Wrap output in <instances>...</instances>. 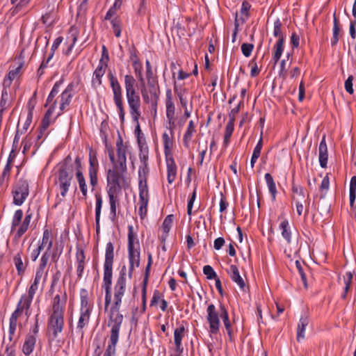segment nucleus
<instances>
[{
    "mask_svg": "<svg viewBox=\"0 0 356 356\" xmlns=\"http://www.w3.org/2000/svg\"><path fill=\"white\" fill-rule=\"evenodd\" d=\"M126 274L127 268L125 266H123L114 286L113 301L108 311V326L111 327V332L108 343L104 356H113L115 354V348L120 337V330L124 318L120 309L122 298L127 290Z\"/></svg>",
    "mask_w": 356,
    "mask_h": 356,
    "instance_id": "obj_1",
    "label": "nucleus"
},
{
    "mask_svg": "<svg viewBox=\"0 0 356 356\" xmlns=\"http://www.w3.org/2000/svg\"><path fill=\"white\" fill-rule=\"evenodd\" d=\"M67 293L55 296L52 302V310L47 320V336L49 341L56 340L64 328V314L67 302Z\"/></svg>",
    "mask_w": 356,
    "mask_h": 356,
    "instance_id": "obj_2",
    "label": "nucleus"
},
{
    "mask_svg": "<svg viewBox=\"0 0 356 356\" xmlns=\"http://www.w3.org/2000/svg\"><path fill=\"white\" fill-rule=\"evenodd\" d=\"M136 79L131 74L124 76V86L126 90V97L128 102L129 113L132 120L136 123L134 134L136 137L143 135L139 124V118L141 115L140 112V98L135 88Z\"/></svg>",
    "mask_w": 356,
    "mask_h": 356,
    "instance_id": "obj_3",
    "label": "nucleus"
},
{
    "mask_svg": "<svg viewBox=\"0 0 356 356\" xmlns=\"http://www.w3.org/2000/svg\"><path fill=\"white\" fill-rule=\"evenodd\" d=\"M220 317L223 321L229 337V340L231 342L234 341L232 325L229 320L228 311L225 306L220 302L219 311H218L213 304L209 305L207 309V321L209 325V331L211 333L217 334L218 332L220 325Z\"/></svg>",
    "mask_w": 356,
    "mask_h": 356,
    "instance_id": "obj_4",
    "label": "nucleus"
},
{
    "mask_svg": "<svg viewBox=\"0 0 356 356\" xmlns=\"http://www.w3.org/2000/svg\"><path fill=\"white\" fill-rule=\"evenodd\" d=\"M58 170L55 179V184L63 198L65 197L72 183L74 177L72 159L67 155L57 165Z\"/></svg>",
    "mask_w": 356,
    "mask_h": 356,
    "instance_id": "obj_5",
    "label": "nucleus"
},
{
    "mask_svg": "<svg viewBox=\"0 0 356 356\" xmlns=\"http://www.w3.org/2000/svg\"><path fill=\"white\" fill-rule=\"evenodd\" d=\"M135 234L132 225L128 227V257H129V277L131 278L134 267H138L140 265V248L139 243L137 240L136 242L137 248L135 247L134 240Z\"/></svg>",
    "mask_w": 356,
    "mask_h": 356,
    "instance_id": "obj_6",
    "label": "nucleus"
},
{
    "mask_svg": "<svg viewBox=\"0 0 356 356\" xmlns=\"http://www.w3.org/2000/svg\"><path fill=\"white\" fill-rule=\"evenodd\" d=\"M117 164H114L112 169L107 171V192L120 193L125 184L124 173L127 171H122Z\"/></svg>",
    "mask_w": 356,
    "mask_h": 356,
    "instance_id": "obj_7",
    "label": "nucleus"
},
{
    "mask_svg": "<svg viewBox=\"0 0 356 356\" xmlns=\"http://www.w3.org/2000/svg\"><path fill=\"white\" fill-rule=\"evenodd\" d=\"M108 78L113 93V101L116 105L121 123H124L125 112L122 101V89L117 77L111 72L108 74Z\"/></svg>",
    "mask_w": 356,
    "mask_h": 356,
    "instance_id": "obj_8",
    "label": "nucleus"
},
{
    "mask_svg": "<svg viewBox=\"0 0 356 356\" xmlns=\"http://www.w3.org/2000/svg\"><path fill=\"white\" fill-rule=\"evenodd\" d=\"M12 193L13 195V203L15 205L21 206L29 194L28 181L24 179H18L13 186Z\"/></svg>",
    "mask_w": 356,
    "mask_h": 356,
    "instance_id": "obj_9",
    "label": "nucleus"
},
{
    "mask_svg": "<svg viewBox=\"0 0 356 356\" xmlns=\"http://www.w3.org/2000/svg\"><path fill=\"white\" fill-rule=\"evenodd\" d=\"M113 278V266L104 265V278L102 287L105 290L104 308L107 309L111 302V284Z\"/></svg>",
    "mask_w": 356,
    "mask_h": 356,
    "instance_id": "obj_10",
    "label": "nucleus"
},
{
    "mask_svg": "<svg viewBox=\"0 0 356 356\" xmlns=\"http://www.w3.org/2000/svg\"><path fill=\"white\" fill-rule=\"evenodd\" d=\"M99 162L97 158V153L92 149L89 152V168L88 175L90 178V184L92 186V191H94L98 185V172Z\"/></svg>",
    "mask_w": 356,
    "mask_h": 356,
    "instance_id": "obj_11",
    "label": "nucleus"
},
{
    "mask_svg": "<svg viewBox=\"0 0 356 356\" xmlns=\"http://www.w3.org/2000/svg\"><path fill=\"white\" fill-rule=\"evenodd\" d=\"M74 85L70 83L60 96V111L58 116L60 115L65 108L70 104L73 97Z\"/></svg>",
    "mask_w": 356,
    "mask_h": 356,
    "instance_id": "obj_12",
    "label": "nucleus"
},
{
    "mask_svg": "<svg viewBox=\"0 0 356 356\" xmlns=\"http://www.w3.org/2000/svg\"><path fill=\"white\" fill-rule=\"evenodd\" d=\"M148 202L149 192L148 189H146L144 185L141 186L140 189H139L138 213L141 219H143L147 215Z\"/></svg>",
    "mask_w": 356,
    "mask_h": 356,
    "instance_id": "obj_13",
    "label": "nucleus"
},
{
    "mask_svg": "<svg viewBox=\"0 0 356 356\" xmlns=\"http://www.w3.org/2000/svg\"><path fill=\"white\" fill-rule=\"evenodd\" d=\"M117 146V163L118 167L120 168L122 171H127V157H126V151L127 147L123 145V141L121 138L116 143Z\"/></svg>",
    "mask_w": 356,
    "mask_h": 356,
    "instance_id": "obj_14",
    "label": "nucleus"
},
{
    "mask_svg": "<svg viewBox=\"0 0 356 356\" xmlns=\"http://www.w3.org/2000/svg\"><path fill=\"white\" fill-rule=\"evenodd\" d=\"M107 67V63H103V60H99L92 75V86L93 88H97L102 84V78L104 75Z\"/></svg>",
    "mask_w": 356,
    "mask_h": 356,
    "instance_id": "obj_15",
    "label": "nucleus"
},
{
    "mask_svg": "<svg viewBox=\"0 0 356 356\" xmlns=\"http://www.w3.org/2000/svg\"><path fill=\"white\" fill-rule=\"evenodd\" d=\"M76 274L77 278L81 280L83 276V270L86 264V256L83 248L79 246L76 247Z\"/></svg>",
    "mask_w": 356,
    "mask_h": 356,
    "instance_id": "obj_16",
    "label": "nucleus"
},
{
    "mask_svg": "<svg viewBox=\"0 0 356 356\" xmlns=\"http://www.w3.org/2000/svg\"><path fill=\"white\" fill-rule=\"evenodd\" d=\"M232 280L235 282L242 291H245L246 287L243 277L240 275L238 269L236 265H231L229 269L227 270Z\"/></svg>",
    "mask_w": 356,
    "mask_h": 356,
    "instance_id": "obj_17",
    "label": "nucleus"
},
{
    "mask_svg": "<svg viewBox=\"0 0 356 356\" xmlns=\"http://www.w3.org/2000/svg\"><path fill=\"white\" fill-rule=\"evenodd\" d=\"M80 311L92 312L93 303L90 300L89 293L87 289H81L80 290Z\"/></svg>",
    "mask_w": 356,
    "mask_h": 356,
    "instance_id": "obj_18",
    "label": "nucleus"
},
{
    "mask_svg": "<svg viewBox=\"0 0 356 356\" xmlns=\"http://www.w3.org/2000/svg\"><path fill=\"white\" fill-rule=\"evenodd\" d=\"M318 152V159L320 165L321 166V168H325L327 167L328 159L327 147L325 142V136H323V138L319 144Z\"/></svg>",
    "mask_w": 356,
    "mask_h": 356,
    "instance_id": "obj_19",
    "label": "nucleus"
},
{
    "mask_svg": "<svg viewBox=\"0 0 356 356\" xmlns=\"http://www.w3.org/2000/svg\"><path fill=\"white\" fill-rule=\"evenodd\" d=\"M92 312L80 311V316L76 326V332L81 334V337L84 335L83 327L88 325L90 322Z\"/></svg>",
    "mask_w": 356,
    "mask_h": 356,
    "instance_id": "obj_20",
    "label": "nucleus"
},
{
    "mask_svg": "<svg viewBox=\"0 0 356 356\" xmlns=\"http://www.w3.org/2000/svg\"><path fill=\"white\" fill-rule=\"evenodd\" d=\"M22 257V251H19L13 257V262L19 276L24 275L29 264L28 261L24 263Z\"/></svg>",
    "mask_w": 356,
    "mask_h": 356,
    "instance_id": "obj_21",
    "label": "nucleus"
},
{
    "mask_svg": "<svg viewBox=\"0 0 356 356\" xmlns=\"http://www.w3.org/2000/svg\"><path fill=\"white\" fill-rule=\"evenodd\" d=\"M291 191L294 195H296L301 197V200L306 203L305 216H307L309 213V196L307 195V199H305V191L302 186L293 184Z\"/></svg>",
    "mask_w": 356,
    "mask_h": 356,
    "instance_id": "obj_22",
    "label": "nucleus"
},
{
    "mask_svg": "<svg viewBox=\"0 0 356 356\" xmlns=\"http://www.w3.org/2000/svg\"><path fill=\"white\" fill-rule=\"evenodd\" d=\"M185 335V327L183 325H180L175 330L174 332V341L175 344L176 350L179 353H182L183 348L181 346V341Z\"/></svg>",
    "mask_w": 356,
    "mask_h": 356,
    "instance_id": "obj_23",
    "label": "nucleus"
},
{
    "mask_svg": "<svg viewBox=\"0 0 356 356\" xmlns=\"http://www.w3.org/2000/svg\"><path fill=\"white\" fill-rule=\"evenodd\" d=\"M22 67L23 63L21 62L17 67L8 72L7 76L3 79V86L4 88H9L10 86L12 81L21 73Z\"/></svg>",
    "mask_w": 356,
    "mask_h": 356,
    "instance_id": "obj_24",
    "label": "nucleus"
},
{
    "mask_svg": "<svg viewBox=\"0 0 356 356\" xmlns=\"http://www.w3.org/2000/svg\"><path fill=\"white\" fill-rule=\"evenodd\" d=\"M36 343V337L27 334L22 346V352L25 355H29L34 350Z\"/></svg>",
    "mask_w": 356,
    "mask_h": 356,
    "instance_id": "obj_25",
    "label": "nucleus"
},
{
    "mask_svg": "<svg viewBox=\"0 0 356 356\" xmlns=\"http://www.w3.org/2000/svg\"><path fill=\"white\" fill-rule=\"evenodd\" d=\"M96 205H95V225L96 232L99 233L100 230V215L102 207V197L100 193H97L95 194Z\"/></svg>",
    "mask_w": 356,
    "mask_h": 356,
    "instance_id": "obj_26",
    "label": "nucleus"
},
{
    "mask_svg": "<svg viewBox=\"0 0 356 356\" xmlns=\"http://www.w3.org/2000/svg\"><path fill=\"white\" fill-rule=\"evenodd\" d=\"M284 42L285 40H282V39L277 40V41L276 42L273 47V54L272 57V60L274 62L275 65L277 64V63L279 61L282 55L284 48Z\"/></svg>",
    "mask_w": 356,
    "mask_h": 356,
    "instance_id": "obj_27",
    "label": "nucleus"
},
{
    "mask_svg": "<svg viewBox=\"0 0 356 356\" xmlns=\"http://www.w3.org/2000/svg\"><path fill=\"white\" fill-rule=\"evenodd\" d=\"M53 245V236L52 232L49 229H44L42 234V238L40 245L43 249L45 246H47V250L49 252Z\"/></svg>",
    "mask_w": 356,
    "mask_h": 356,
    "instance_id": "obj_28",
    "label": "nucleus"
},
{
    "mask_svg": "<svg viewBox=\"0 0 356 356\" xmlns=\"http://www.w3.org/2000/svg\"><path fill=\"white\" fill-rule=\"evenodd\" d=\"M167 159V174L169 184H172L175 179L177 175V166L172 158Z\"/></svg>",
    "mask_w": 356,
    "mask_h": 356,
    "instance_id": "obj_29",
    "label": "nucleus"
},
{
    "mask_svg": "<svg viewBox=\"0 0 356 356\" xmlns=\"http://www.w3.org/2000/svg\"><path fill=\"white\" fill-rule=\"evenodd\" d=\"M173 218H174L173 215H172V214L168 215L165 217V218L164 219V220L163 222L162 227H161L163 233L161 236V239L162 241H165L168 235V233L172 227Z\"/></svg>",
    "mask_w": 356,
    "mask_h": 356,
    "instance_id": "obj_30",
    "label": "nucleus"
},
{
    "mask_svg": "<svg viewBox=\"0 0 356 356\" xmlns=\"http://www.w3.org/2000/svg\"><path fill=\"white\" fill-rule=\"evenodd\" d=\"M56 106V102H54L53 104L49 106V109L46 111L44 116L43 117L40 127L42 131H46L50 124V118Z\"/></svg>",
    "mask_w": 356,
    "mask_h": 356,
    "instance_id": "obj_31",
    "label": "nucleus"
},
{
    "mask_svg": "<svg viewBox=\"0 0 356 356\" xmlns=\"http://www.w3.org/2000/svg\"><path fill=\"white\" fill-rule=\"evenodd\" d=\"M309 324L308 317L302 316L300 317L297 327V340L300 341L301 339L305 338V327Z\"/></svg>",
    "mask_w": 356,
    "mask_h": 356,
    "instance_id": "obj_32",
    "label": "nucleus"
},
{
    "mask_svg": "<svg viewBox=\"0 0 356 356\" xmlns=\"http://www.w3.org/2000/svg\"><path fill=\"white\" fill-rule=\"evenodd\" d=\"M268 191L271 195V199L273 202H275L276 200V195L277 193L275 182L270 173H266L264 176Z\"/></svg>",
    "mask_w": 356,
    "mask_h": 356,
    "instance_id": "obj_33",
    "label": "nucleus"
},
{
    "mask_svg": "<svg viewBox=\"0 0 356 356\" xmlns=\"http://www.w3.org/2000/svg\"><path fill=\"white\" fill-rule=\"evenodd\" d=\"M108 198H109V204H110V210H111V219L114 220L117 217L116 213V208H117V204L119 201L118 195V193H109L107 192Z\"/></svg>",
    "mask_w": 356,
    "mask_h": 356,
    "instance_id": "obj_34",
    "label": "nucleus"
},
{
    "mask_svg": "<svg viewBox=\"0 0 356 356\" xmlns=\"http://www.w3.org/2000/svg\"><path fill=\"white\" fill-rule=\"evenodd\" d=\"M173 135L170 136L166 133L164 132L162 135V140L163 143V147H164V153L166 156V158L168 157V156L171 154V149L173 146V140H172Z\"/></svg>",
    "mask_w": 356,
    "mask_h": 356,
    "instance_id": "obj_35",
    "label": "nucleus"
},
{
    "mask_svg": "<svg viewBox=\"0 0 356 356\" xmlns=\"http://www.w3.org/2000/svg\"><path fill=\"white\" fill-rule=\"evenodd\" d=\"M195 132V125L193 120H191L188 124L187 129L184 133L183 138V143L186 148L189 147V144L191 140L193 134Z\"/></svg>",
    "mask_w": 356,
    "mask_h": 356,
    "instance_id": "obj_36",
    "label": "nucleus"
},
{
    "mask_svg": "<svg viewBox=\"0 0 356 356\" xmlns=\"http://www.w3.org/2000/svg\"><path fill=\"white\" fill-rule=\"evenodd\" d=\"M148 173L147 163L141 164L138 169V179H139V189L141 188L142 186H145L146 189H148L147 184V175Z\"/></svg>",
    "mask_w": 356,
    "mask_h": 356,
    "instance_id": "obj_37",
    "label": "nucleus"
},
{
    "mask_svg": "<svg viewBox=\"0 0 356 356\" xmlns=\"http://www.w3.org/2000/svg\"><path fill=\"white\" fill-rule=\"evenodd\" d=\"M76 179L78 182L80 191L83 197L86 199L88 197V187L86 184V181L83 172H78V174H75Z\"/></svg>",
    "mask_w": 356,
    "mask_h": 356,
    "instance_id": "obj_38",
    "label": "nucleus"
},
{
    "mask_svg": "<svg viewBox=\"0 0 356 356\" xmlns=\"http://www.w3.org/2000/svg\"><path fill=\"white\" fill-rule=\"evenodd\" d=\"M38 289V285L31 284L29 290L28 294H24L21 296L20 299L26 302V305H31L33 297Z\"/></svg>",
    "mask_w": 356,
    "mask_h": 356,
    "instance_id": "obj_39",
    "label": "nucleus"
},
{
    "mask_svg": "<svg viewBox=\"0 0 356 356\" xmlns=\"http://www.w3.org/2000/svg\"><path fill=\"white\" fill-rule=\"evenodd\" d=\"M114 248L111 242H108L106 244V252H105V261L104 265L105 266H113V253Z\"/></svg>",
    "mask_w": 356,
    "mask_h": 356,
    "instance_id": "obj_40",
    "label": "nucleus"
},
{
    "mask_svg": "<svg viewBox=\"0 0 356 356\" xmlns=\"http://www.w3.org/2000/svg\"><path fill=\"white\" fill-rule=\"evenodd\" d=\"M280 229L282 230V236L289 243L291 240V233L289 229V223L287 220H284L280 225Z\"/></svg>",
    "mask_w": 356,
    "mask_h": 356,
    "instance_id": "obj_41",
    "label": "nucleus"
},
{
    "mask_svg": "<svg viewBox=\"0 0 356 356\" xmlns=\"http://www.w3.org/2000/svg\"><path fill=\"white\" fill-rule=\"evenodd\" d=\"M333 35L331 39V45L332 47L335 46L339 42V35L340 33V27H339V22L335 14H334V20H333Z\"/></svg>",
    "mask_w": 356,
    "mask_h": 356,
    "instance_id": "obj_42",
    "label": "nucleus"
},
{
    "mask_svg": "<svg viewBox=\"0 0 356 356\" xmlns=\"http://www.w3.org/2000/svg\"><path fill=\"white\" fill-rule=\"evenodd\" d=\"M62 83H63V80L58 81L54 83L49 95L47 97V102L44 104V106H47V105L49 104H50L51 102L53 103L54 102V99L56 96V95L58 93L60 87L61 86ZM55 102H56V101L55 100Z\"/></svg>",
    "mask_w": 356,
    "mask_h": 356,
    "instance_id": "obj_43",
    "label": "nucleus"
},
{
    "mask_svg": "<svg viewBox=\"0 0 356 356\" xmlns=\"http://www.w3.org/2000/svg\"><path fill=\"white\" fill-rule=\"evenodd\" d=\"M23 215L22 209H17L15 211L11 222V232H15L17 227L20 225V222H22V220Z\"/></svg>",
    "mask_w": 356,
    "mask_h": 356,
    "instance_id": "obj_44",
    "label": "nucleus"
},
{
    "mask_svg": "<svg viewBox=\"0 0 356 356\" xmlns=\"http://www.w3.org/2000/svg\"><path fill=\"white\" fill-rule=\"evenodd\" d=\"M251 6L250 3L247 1H243L241 6V16L238 17V19H239V23L243 24L246 22V20L249 17V13L248 11L250 8Z\"/></svg>",
    "mask_w": 356,
    "mask_h": 356,
    "instance_id": "obj_45",
    "label": "nucleus"
},
{
    "mask_svg": "<svg viewBox=\"0 0 356 356\" xmlns=\"http://www.w3.org/2000/svg\"><path fill=\"white\" fill-rule=\"evenodd\" d=\"M29 307H31L30 305H26V302L24 301H23L22 300L19 299L17 305V308L15 309V310L11 314V317H13V318H15L16 319L18 320V318L21 316V315L22 314L23 312H24V308H28Z\"/></svg>",
    "mask_w": 356,
    "mask_h": 356,
    "instance_id": "obj_46",
    "label": "nucleus"
},
{
    "mask_svg": "<svg viewBox=\"0 0 356 356\" xmlns=\"http://www.w3.org/2000/svg\"><path fill=\"white\" fill-rule=\"evenodd\" d=\"M282 24L280 19H277L274 22V27H273V35L275 38H278V40L282 39V40H285V37L284 35V33L282 32Z\"/></svg>",
    "mask_w": 356,
    "mask_h": 356,
    "instance_id": "obj_47",
    "label": "nucleus"
},
{
    "mask_svg": "<svg viewBox=\"0 0 356 356\" xmlns=\"http://www.w3.org/2000/svg\"><path fill=\"white\" fill-rule=\"evenodd\" d=\"M234 129V124L232 123V122H228L226 125L225 132L224 136L223 144L225 147L228 145L229 143L230 138L233 134Z\"/></svg>",
    "mask_w": 356,
    "mask_h": 356,
    "instance_id": "obj_48",
    "label": "nucleus"
},
{
    "mask_svg": "<svg viewBox=\"0 0 356 356\" xmlns=\"http://www.w3.org/2000/svg\"><path fill=\"white\" fill-rule=\"evenodd\" d=\"M356 176H353L350 179V207L353 206V204L355 201L356 198Z\"/></svg>",
    "mask_w": 356,
    "mask_h": 356,
    "instance_id": "obj_49",
    "label": "nucleus"
},
{
    "mask_svg": "<svg viewBox=\"0 0 356 356\" xmlns=\"http://www.w3.org/2000/svg\"><path fill=\"white\" fill-rule=\"evenodd\" d=\"M352 280H353V274L351 273V272H347L346 273V275L344 276L345 287H344V291L341 295L342 299L346 298L347 293L349 291L350 284L352 283Z\"/></svg>",
    "mask_w": 356,
    "mask_h": 356,
    "instance_id": "obj_50",
    "label": "nucleus"
},
{
    "mask_svg": "<svg viewBox=\"0 0 356 356\" xmlns=\"http://www.w3.org/2000/svg\"><path fill=\"white\" fill-rule=\"evenodd\" d=\"M152 264V256L151 253L148 254V258H147V264L145 268V277L143 281V286L142 287H146L147 286L148 284V279L150 273V268Z\"/></svg>",
    "mask_w": 356,
    "mask_h": 356,
    "instance_id": "obj_51",
    "label": "nucleus"
},
{
    "mask_svg": "<svg viewBox=\"0 0 356 356\" xmlns=\"http://www.w3.org/2000/svg\"><path fill=\"white\" fill-rule=\"evenodd\" d=\"M19 227L16 229L14 239L19 240L28 230L29 225L24 222H21Z\"/></svg>",
    "mask_w": 356,
    "mask_h": 356,
    "instance_id": "obj_52",
    "label": "nucleus"
},
{
    "mask_svg": "<svg viewBox=\"0 0 356 356\" xmlns=\"http://www.w3.org/2000/svg\"><path fill=\"white\" fill-rule=\"evenodd\" d=\"M79 33L76 30H73L72 28L70 30V37L71 39V44L69 45L65 54L68 55L72 50L76 42L77 41Z\"/></svg>",
    "mask_w": 356,
    "mask_h": 356,
    "instance_id": "obj_53",
    "label": "nucleus"
},
{
    "mask_svg": "<svg viewBox=\"0 0 356 356\" xmlns=\"http://www.w3.org/2000/svg\"><path fill=\"white\" fill-rule=\"evenodd\" d=\"M111 24L113 29L115 35L117 38L121 35V20L119 17H116L111 19Z\"/></svg>",
    "mask_w": 356,
    "mask_h": 356,
    "instance_id": "obj_54",
    "label": "nucleus"
},
{
    "mask_svg": "<svg viewBox=\"0 0 356 356\" xmlns=\"http://www.w3.org/2000/svg\"><path fill=\"white\" fill-rule=\"evenodd\" d=\"M129 58L132 61L133 66L141 63L138 56V50L134 46H132L129 49Z\"/></svg>",
    "mask_w": 356,
    "mask_h": 356,
    "instance_id": "obj_55",
    "label": "nucleus"
},
{
    "mask_svg": "<svg viewBox=\"0 0 356 356\" xmlns=\"http://www.w3.org/2000/svg\"><path fill=\"white\" fill-rule=\"evenodd\" d=\"M49 258L50 252L45 251L41 257L40 264L37 269L44 272L45 267L47 265Z\"/></svg>",
    "mask_w": 356,
    "mask_h": 356,
    "instance_id": "obj_56",
    "label": "nucleus"
},
{
    "mask_svg": "<svg viewBox=\"0 0 356 356\" xmlns=\"http://www.w3.org/2000/svg\"><path fill=\"white\" fill-rule=\"evenodd\" d=\"M203 273L208 280L216 279L218 277L213 268L209 265H206L203 267Z\"/></svg>",
    "mask_w": 356,
    "mask_h": 356,
    "instance_id": "obj_57",
    "label": "nucleus"
},
{
    "mask_svg": "<svg viewBox=\"0 0 356 356\" xmlns=\"http://www.w3.org/2000/svg\"><path fill=\"white\" fill-rule=\"evenodd\" d=\"M329 186H330V179H329L328 175H327L323 179L321 186H320V188H319L320 191L322 193H323L322 195L323 197H325L327 190L329 189Z\"/></svg>",
    "mask_w": 356,
    "mask_h": 356,
    "instance_id": "obj_58",
    "label": "nucleus"
},
{
    "mask_svg": "<svg viewBox=\"0 0 356 356\" xmlns=\"http://www.w3.org/2000/svg\"><path fill=\"white\" fill-rule=\"evenodd\" d=\"M243 105V100H241L235 108L231 110V111L229 113V122H232V123L234 124L236 115L239 112L241 107Z\"/></svg>",
    "mask_w": 356,
    "mask_h": 356,
    "instance_id": "obj_59",
    "label": "nucleus"
},
{
    "mask_svg": "<svg viewBox=\"0 0 356 356\" xmlns=\"http://www.w3.org/2000/svg\"><path fill=\"white\" fill-rule=\"evenodd\" d=\"M166 117H175V106L173 101L165 102Z\"/></svg>",
    "mask_w": 356,
    "mask_h": 356,
    "instance_id": "obj_60",
    "label": "nucleus"
},
{
    "mask_svg": "<svg viewBox=\"0 0 356 356\" xmlns=\"http://www.w3.org/2000/svg\"><path fill=\"white\" fill-rule=\"evenodd\" d=\"M133 67L134 68V72H135L136 77L140 82L141 85L143 86L145 84V80L143 77V73H142V71H143L142 63L134 65Z\"/></svg>",
    "mask_w": 356,
    "mask_h": 356,
    "instance_id": "obj_61",
    "label": "nucleus"
},
{
    "mask_svg": "<svg viewBox=\"0 0 356 356\" xmlns=\"http://www.w3.org/2000/svg\"><path fill=\"white\" fill-rule=\"evenodd\" d=\"M254 49V45L250 43H243L241 45V51L244 56L249 57Z\"/></svg>",
    "mask_w": 356,
    "mask_h": 356,
    "instance_id": "obj_62",
    "label": "nucleus"
},
{
    "mask_svg": "<svg viewBox=\"0 0 356 356\" xmlns=\"http://www.w3.org/2000/svg\"><path fill=\"white\" fill-rule=\"evenodd\" d=\"M63 38L62 36H59L54 40L51 48V52L49 55V59H51L53 58L56 50L58 48L59 45L63 42Z\"/></svg>",
    "mask_w": 356,
    "mask_h": 356,
    "instance_id": "obj_63",
    "label": "nucleus"
},
{
    "mask_svg": "<svg viewBox=\"0 0 356 356\" xmlns=\"http://www.w3.org/2000/svg\"><path fill=\"white\" fill-rule=\"evenodd\" d=\"M353 79H354L353 76L350 75L348 77V79L346 80L345 83H344L346 91L350 95H352L354 92V90L353 88Z\"/></svg>",
    "mask_w": 356,
    "mask_h": 356,
    "instance_id": "obj_64",
    "label": "nucleus"
}]
</instances>
